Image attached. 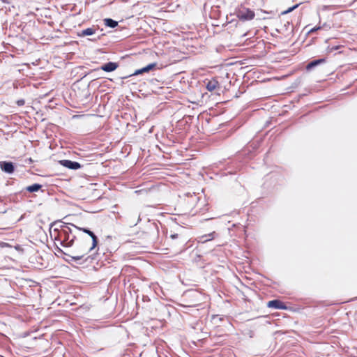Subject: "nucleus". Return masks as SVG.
Returning a JSON list of instances; mask_svg holds the SVG:
<instances>
[{
  "label": "nucleus",
  "mask_w": 357,
  "mask_h": 357,
  "mask_svg": "<svg viewBox=\"0 0 357 357\" xmlns=\"http://www.w3.org/2000/svg\"><path fill=\"white\" fill-rule=\"evenodd\" d=\"M42 188V185L38 183H34L31 185H29L26 188V190L29 192H34L38 191Z\"/></svg>",
  "instance_id": "ddd939ff"
},
{
  "label": "nucleus",
  "mask_w": 357,
  "mask_h": 357,
  "mask_svg": "<svg viewBox=\"0 0 357 357\" xmlns=\"http://www.w3.org/2000/svg\"><path fill=\"white\" fill-rule=\"evenodd\" d=\"M267 306L268 307H271V308H274V309H286L287 308V307L285 306L284 303H282L280 300H277V299L270 301L268 303Z\"/></svg>",
  "instance_id": "423d86ee"
},
{
  "label": "nucleus",
  "mask_w": 357,
  "mask_h": 357,
  "mask_svg": "<svg viewBox=\"0 0 357 357\" xmlns=\"http://www.w3.org/2000/svg\"><path fill=\"white\" fill-rule=\"evenodd\" d=\"M215 232L210 233L201 237L202 242L205 243L214 238Z\"/></svg>",
  "instance_id": "4468645a"
},
{
  "label": "nucleus",
  "mask_w": 357,
  "mask_h": 357,
  "mask_svg": "<svg viewBox=\"0 0 357 357\" xmlns=\"http://www.w3.org/2000/svg\"><path fill=\"white\" fill-rule=\"evenodd\" d=\"M238 18L243 21H248L252 20L255 16V12L249 8L242 7L236 12Z\"/></svg>",
  "instance_id": "7ed1b4c3"
},
{
  "label": "nucleus",
  "mask_w": 357,
  "mask_h": 357,
  "mask_svg": "<svg viewBox=\"0 0 357 357\" xmlns=\"http://www.w3.org/2000/svg\"><path fill=\"white\" fill-rule=\"evenodd\" d=\"M341 47H342V45L333 46L331 47L330 52L337 50L340 49Z\"/></svg>",
  "instance_id": "a211bd4d"
},
{
  "label": "nucleus",
  "mask_w": 357,
  "mask_h": 357,
  "mask_svg": "<svg viewBox=\"0 0 357 357\" xmlns=\"http://www.w3.org/2000/svg\"><path fill=\"white\" fill-rule=\"evenodd\" d=\"M205 84H206V88L208 91H213L216 88L220 87V84L215 79L206 80L205 82Z\"/></svg>",
  "instance_id": "1a4fd4ad"
},
{
  "label": "nucleus",
  "mask_w": 357,
  "mask_h": 357,
  "mask_svg": "<svg viewBox=\"0 0 357 357\" xmlns=\"http://www.w3.org/2000/svg\"><path fill=\"white\" fill-rule=\"evenodd\" d=\"M296 7H298V5H295V6H292V7H291V8H288L287 10L283 11V12L282 13V14H283V15H284V14H287V13H289L291 12L292 10H294Z\"/></svg>",
  "instance_id": "dca6fc26"
},
{
  "label": "nucleus",
  "mask_w": 357,
  "mask_h": 357,
  "mask_svg": "<svg viewBox=\"0 0 357 357\" xmlns=\"http://www.w3.org/2000/svg\"><path fill=\"white\" fill-rule=\"evenodd\" d=\"M119 66V64L115 62H108L105 63L100 67V69L105 71V72H112L115 70Z\"/></svg>",
  "instance_id": "6e6552de"
},
{
  "label": "nucleus",
  "mask_w": 357,
  "mask_h": 357,
  "mask_svg": "<svg viewBox=\"0 0 357 357\" xmlns=\"http://www.w3.org/2000/svg\"><path fill=\"white\" fill-rule=\"evenodd\" d=\"M185 241H186L185 239H184V238L183 239H181L180 238V244L182 245L181 250H183L184 249Z\"/></svg>",
  "instance_id": "6ab92c4d"
},
{
  "label": "nucleus",
  "mask_w": 357,
  "mask_h": 357,
  "mask_svg": "<svg viewBox=\"0 0 357 357\" xmlns=\"http://www.w3.org/2000/svg\"><path fill=\"white\" fill-rule=\"evenodd\" d=\"M156 66H157L156 63H150L141 69H138V70H135V73L132 74V75H141L144 73H148L150 70L154 69ZM130 76H132V75Z\"/></svg>",
  "instance_id": "0eeeda50"
},
{
  "label": "nucleus",
  "mask_w": 357,
  "mask_h": 357,
  "mask_svg": "<svg viewBox=\"0 0 357 357\" xmlns=\"http://www.w3.org/2000/svg\"><path fill=\"white\" fill-rule=\"evenodd\" d=\"M319 29H320V26L314 27L309 31V33H313Z\"/></svg>",
  "instance_id": "412c9836"
},
{
  "label": "nucleus",
  "mask_w": 357,
  "mask_h": 357,
  "mask_svg": "<svg viewBox=\"0 0 357 357\" xmlns=\"http://www.w3.org/2000/svg\"><path fill=\"white\" fill-rule=\"evenodd\" d=\"M325 62L324 59H316L314 61H310L306 66L307 70H311L312 68H314L315 66L324 63Z\"/></svg>",
  "instance_id": "9d476101"
},
{
  "label": "nucleus",
  "mask_w": 357,
  "mask_h": 357,
  "mask_svg": "<svg viewBox=\"0 0 357 357\" xmlns=\"http://www.w3.org/2000/svg\"><path fill=\"white\" fill-rule=\"evenodd\" d=\"M104 24L105 26L110 28H115L118 26V22L111 18H106L104 20Z\"/></svg>",
  "instance_id": "9b49d317"
},
{
  "label": "nucleus",
  "mask_w": 357,
  "mask_h": 357,
  "mask_svg": "<svg viewBox=\"0 0 357 357\" xmlns=\"http://www.w3.org/2000/svg\"><path fill=\"white\" fill-rule=\"evenodd\" d=\"M0 168L3 172L9 174H13L15 171L14 164L8 161H0Z\"/></svg>",
  "instance_id": "39448f33"
},
{
  "label": "nucleus",
  "mask_w": 357,
  "mask_h": 357,
  "mask_svg": "<svg viewBox=\"0 0 357 357\" xmlns=\"http://www.w3.org/2000/svg\"><path fill=\"white\" fill-rule=\"evenodd\" d=\"M89 236L91 238V244L85 240L84 245L81 246L80 250L77 252L78 254L75 255H70L73 261L78 262L79 261L82 260L88 252L93 251L97 246L98 238L95 234L91 231Z\"/></svg>",
  "instance_id": "f03ea898"
},
{
  "label": "nucleus",
  "mask_w": 357,
  "mask_h": 357,
  "mask_svg": "<svg viewBox=\"0 0 357 357\" xmlns=\"http://www.w3.org/2000/svg\"><path fill=\"white\" fill-rule=\"evenodd\" d=\"M7 245L6 243L4 242H0V247H5Z\"/></svg>",
  "instance_id": "4be33fe9"
},
{
  "label": "nucleus",
  "mask_w": 357,
  "mask_h": 357,
  "mask_svg": "<svg viewBox=\"0 0 357 357\" xmlns=\"http://www.w3.org/2000/svg\"><path fill=\"white\" fill-rule=\"evenodd\" d=\"M70 225L73 226L75 229H77V230H79V231H82L83 232L87 234L89 236V234H91V231L90 229H86V228H82V227H77L75 226V225L73 224H71L70 223Z\"/></svg>",
  "instance_id": "2eb2a0df"
},
{
  "label": "nucleus",
  "mask_w": 357,
  "mask_h": 357,
  "mask_svg": "<svg viewBox=\"0 0 357 357\" xmlns=\"http://www.w3.org/2000/svg\"><path fill=\"white\" fill-rule=\"evenodd\" d=\"M59 162L62 166L70 169L76 170L81 168V165L76 161H72L70 160H60Z\"/></svg>",
  "instance_id": "20e7f679"
},
{
  "label": "nucleus",
  "mask_w": 357,
  "mask_h": 357,
  "mask_svg": "<svg viewBox=\"0 0 357 357\" xmlns=\"http://www.w3.org/2000/svg\"><path fill=\"white\" fill-rule=\"evenodd\" d=\"M23 104H24V101H23V100H20V101H18V105H23Z\"/></svg>",
  "instance_id": "5701e85b"
},
{
  "label": "nucleus",
  "mask_w": 357,
  "mask_h": 357,
  "mask_svg": "<svg viewBox=\"0 0 357 357\" xmlns=\"http://www.w3.org/2000/svg\"><path fill=\"white\" fill-rule=\"evenodd\" d=\"M95 33V29L93 28H87L86 29L82 30L80 33H78L79 36H91Z\"/></svg>",
  "instance_id": "f8f14e48"
},
{
  "label": "nucleus",
  "mask_w": 357,
  "mask_h": 357,
  "mask_svg": "<svg viewBox=\"0 0 357 357\" xmlns=\"http://www.w3.org/2000/svg\"><path fill=\"white\" fill-rule=\"evenodd\" d=\"M93 259H94V257L92 255H91V256H88V257H85L84 261L91 263V262H92V261Z\"/></svg>",
  "instance_id": "f3484780"
},
{
  "label": "nucleus",
  "mask_w": 357,
  "mask_h": 357,
  "mask_svg": "<svg viewBox=\"0 0 357 357\" xmlns=\"http://www.w3.org/2000/svg\"><path fill=\"white\" fill-rule=\"evenodd\" d=\"M68 225L63 222L60 229H54V240L58 241L61 246L66 248L71 247L76 238L75 234Z\"/></svg>",
  "instance_id": "f257e3e1"
},
{
  "label": "nucleus",
  "mask_w": 357,
  "mask_h": 357,
  "mask_svg": "<svg viewBox=\"0 0 357 357\" xmlns=\"http://www.w3.org/2000/svg\"><path fill=\"white\" fill-rule=\"evenodd\" d=\"M170 238L172 239H176V238H178V234H170Z\"/></svg>",
  "instance_id": "aec40b11"
}]
</instances>
